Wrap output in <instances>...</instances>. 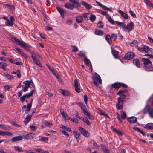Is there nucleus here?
Instances as JSON below:
<instances>
[{
	"mask_svg": "<svg viewBox=\"0 0 153 153\" xmlns=\"http://www.w3.org/2000/svg\"><path fill=\"white\" fill-rule=\"evenodd\" d=\"M120 95V97L117 98L118 102L116 105V108L118 110L122 109L123 108L124 104L126 102V100L124 99L126 98V95L125 94Z\"/></svg>",
	"mask_w": 153,
	"mask_h": 153,
	"instance_id": "nucleus-1",
	"label": "nucleus"
},
{
	"mask_svg": "<svg viewBox=\"0 0 153 153\" xmlns=\"http://www.w3.org/2000/svg\"><path fill=\"white\" fill-rule=\"evenodd\" d=\"M94 84L97 86L99 85L98 82L100 84H102V81L100 76L96 73H95L94 76L92 77Z\"/></svg>",
	"mask_w": 153,
	"mask_h": 153,
	"instance_id": "nucleus-2",
	"label": "nucleus"
},
{
	"mask_svg": "<svg viewBox=\"0 0 153 153\" xmlns=\"http://www.w3.org/2000/svg\"><path fill=\"white\" fill-rule=\"evenodd\" d=\"M112 87L118 90L121 87L123 88H127L128 86L125 84L120 82H117L111 85Z\"/></svg>",
	"mask_w": 153,
	"mask_h": 153,
	"instance_id": "nucleus-3",
	"label": "nucleus"
},
{
	"mask_svg": "<svg viewBox=\"0 0 153 153\" xmlns=\"http://www.w3.org/2000/svg\"><path fill=\"white\" fill-rule=\"evenodd\" d=\"M135 56L134 53L128 52L125 55L124 58L126 60H129L133 59Z\"/></svg>",
	"mask_w": 153,
	"mask_h": 153,
	"instance_id": "nucleus-4",
	"label": "nucleus"
},
{
	"mask_svg": "<svg viewBox=\"0 0 153 153\" xmlns=\"http://www.w3.org/2000/svg\"><path fill=\"white\" fill-rule=\"evenodd\" d=\"M78 128L79 131L84 136L86 137H89V134L85 129L81 127H79Z\"/></svg>",
	"mask_w": 153,
	"mask_h": 153,
	"instance_id": "nucleus-5",
	"label": "nucleus"
},
{
	"mask_svg": "<svg viewBox=\"0 0 153 153\" xmlns=\"http://www.w3.org/2000/svg\"><path fill=\"white\" fill-rule=\"evenodd\" d=\"M11 40L12 41L14 42L15 44L17 45H19L21 46L22 43L23 42V41L22 40H19L17 38L15 37L13 35H11L10 37Z\"/></svg>",
	"mask_w": 153,
	"mask_h": 153,
	"instance_id": "nucleus-6",
	"label": "nucleus"
},
{
	"mask_svg": "<svg viewBox=\"0 0 153 153\" xmlns=\"http://www.w3.org/2000/svg\"><path fill=\"white\" fill-rule=\"evenodd\" d=\"M152 111H153V108L150 105H147L143 109V112L144 114H146L147 113L149 114Z\"/></svg>",
	"mask_w": 153,
	"mask_h": 153,
	"instance_id": "nucleus-7",
	"label": "nucleus"
},
{
	"mask_svg": "<svg viewBox=\"0 0 153 153\" xmlns=\"http://www.w3.org/2000/svg\"><path fill=\"white\" fill-rule=\"evenodd\" d=\"M64 6L67 8L73 10L74 8H75L76 9H78L77 6H75L74 4H71V3L68 2L66 3L64 5Z\"/></svg>",
	"mask_w": 153,
	"mask_h": 153,
	"instance_id": "nucleus-8",
	"label": "nucleus"
},
{
	"mask_svg": "<svg viewBox=\"0 0 153 153\" xmlns=\"http://www.w3.org/2000/svg\"><path fill=\"white\" fill-rule=\"evenodd\" d=\"M144 51L146 53L150 55H152L153 53V49L149 48L147 46H145Z\"/></svg>",
	"mask_w": 153,
	"mask_h": 153,
	"instance_id": "nucleus-9",
	"label": "nucleus"
},
{
	"mask_svg": "<svg viewBox=\"0 0 153 153\" xmlns=\"http://www.w3.org/2000/svg\"><path fill=\"white\" fill-rule=\"evenodd\" d=\"M35 134L33 133H28L25 137V139H33L34 138H36Z\"/></svg>",
	"mask_w": 153,
	"mask_h": 153,
	"instance_id": "nucleus-10",
	"label": "nucleus"
},
{
	"mask_svg": "<svg viewBox=\"0 0 153 153\" xmlns=\"http://www.w3.org/2000/svg\"><path fill=\"white\" fill-rule=\"evenodd\" d=\"M31 58L33 60V61L36 65H38L39 67H42L41 65L40 62L39 60L37 59L36 56H33L31 55Z\"/></svg>",
	"mask_w": 153,
	"mask_h": 153,
	"instance_id": "nucleus-11",
	"label": "nucleus"
},
{
	"mask_svg": "<svg viewBox=\"0 0 153 153\" xmlns=\"http://www.w3.org/2000/svg\"><path fill=\"white\" fill-rule=\"evenodd\" d=\"M56 9L60 13L61 16L62 17H64L65 15V11L64 10H63L62 8L58 7H56Z\"/></svg>",
	"mask_w": 153,
	"mask_h": 153,
	"instance_id": "nucleus-12",
	"label": "nucleus"
},
{
	"mask_svg": "<svg viewBox=\"0 0 153 153\" xmlns=\"http://www.w3.org/2000/svg\"><path fill=\"white\" fill-rule=\"evenodd\" d=\"M127 26L128 32H129L132 30L134 27V24L132 22H131L130 23L128 24Z\"/></svg>",
	"mask_w": 153,
	"mask_h": 153,
	"instance_id": "nucleus-13",
	"label": "nucleus"
},
{
	"mask_svg": "<svg viewBox=\"0 0 153 153\" xmlns=\"http://www.w3.org/2000/svg\"><path fill=\"white\" fill-rule=\"evenodd\" d=\"M20 47L25 49L27 51H30V50L29 49V48L31 47L28 45L24 41L22 43V44L21 45Z\"/></svg>",
	"mask_w": 153,
	"mask_h": 153,
	"instance_id": "nucleus-14",
	"label": "nucleus"
},
{
	"mask_svg": "<svg viewBox=\"0 0 153 153\" xmlns=\"http://www.w3.org/2000/svg\"><path fill=\"white\" fill-rule=\"evenodd\" d=\"M111 130L113 132L116 133L118 135L122 136L123 133L121 131L116 129L113 126H112L111 127Z\"/></svg>",
	"mask_w": 153,
	"mask_h": 153,
	"instance_id": "nucleus-15",
	"label": "nucleus"
},
{
	"mask_svg": "<svg viewBox=\"0 0 153 153\" xmlns=\"http://www.w3.org/2000/svg\"><path fill=\"white\" fill-rule=\"evenodd\" d=\"M59 91L64 96H69V92L67 90H63L62 89H59Z\"/></svg>",
	"mask_w": 153,
	"mask_h": 153,
	"instance_id": "nucleus-16",
	"label": "nucleus"
},
{
	"mask_svg": "<svg viewBox=\"0 0 153 153\" xmlns=\"http://www.w3.org/2000/svg\"><path fill=\"white\" fill-rule=\"evenodd\" d=\"M144 128L147 130H152L153 129V123H149L146 125Z\"/></svg>",
	"mask_w": 153,
	"mask_h": 153,
	"instance_id": "nucleus-17",
	"label": "nucleus"
},
{
	"mask_svg": "<svg viewBox=\"0 0 153 153\" xmlns=\"http://www.w3.org/2000/svg\"><path fill=\"white\" fill-rule=\"evenodd\" d=\"M69 1L77 6L78 8L79 7L81 6V4L79 0H69Z\"/></svg>",
	"mask_w": 153,
	"mask_h": 153,
	"instance_id": "nucleus-18",
	"label": "nucleus"
},
{
	"mask_svg": "<svg viewBox=\"0 0 153 153\" xmlns=\"http://www.w3.org/2000/svg\"><path fill=\"white\" fill-rule=\"evenodd\" d=\"M118 12L120 13L121 16L125 19H127L128 18V16L126 13H125L124 12L121 10H119Z\"/></svg>",
	"mask_w": 153,
	"mask_h": 153,
	"instance_id": "nucleus-19",
	"label": "nucleus"
},
{
	"mask_svg": "<svg viewBox=\"0 0 153 153\" xmlns=\"http://www.w3.org/2000/svg\"><path fill=\"white\" fill-rule=\"evenodd\" d=\"M82 4L84 6L86 9L87 10H89L91 9L92 6L91 5L87 3L85 1H82L81 2Z\"/></svg>",
	"mask_w": 153,
	"mask_h": 153,
	"instance_id": "nucleus-20",
	"label": "nucleus"
},
{
	"mask_svg": "<svg viewBox=\"0 0 153 153\" xmlns=\"http://www.w3.org/2000/svg\"><path fill=\"white\" fill-rule=\"evenodd\" d=\"M128 121L131 123H135L137 121V118L134 117H131L128 118Z\"/></svg>",
	"mask_w": 153,
	"mask_h": 153,
	"instance_id": "nucleus-21",
	"label": "nucleus"
},
{
	"mask_svg": "<svg viewBox=\"0 0 153 153\" xmlns=\"http://www.w3.org/2000/svg\"><path fill=\"white\" fill-rule=\"evenodd\" d=\"M23 84L26 85H32L33 87V89H35V86L34 83L33 82L27 80L23 82Z\"/></svg>",
	"mask_w": 153,
	"mask_h": 153,
	"instance_id": "nucleus-22",
	"label": "nucleus"
},
{
	"mask_svg": "<svg viewBox=\"0 0 153 153\" xmlns=\"http://www.w3.org/2000/svg\"><path fill=\"white\" fill-rule=\"evenodd\" d=\"M97 112L99 114L102 115H103L105 116V117H107L108 118H110L109 117L108 115V114H106L105 112L104 111H102V110L99 109H97Z\"/></svg>",
	"mask_w": 153,
	"mask_h": 153,
	"instance_id": "nucleus-23",
	"label": "nucleus"
},
{
	"mask_svg": "<svg viewBox=\"0 0 153 153\" xmlns=\"http://www.w3.org/2000/svg\"><path fill=\"white\" fill-rule=\"evenodd\" d=\"M133 129L134 130L137 131L138 132L140 133L143 136H146V135L145 133L143 132L139 128L137 127H133Z\"/></svg>",
	"mask_w": 153,
	"mask_h": 153,
	"instance_id": "nucleus-24",
	"label": "nucleus"
},
{
	"mask_svg": "<svg viewBox=\"0 0 153 153\" xmlns=\"http://www.w3.org/2000/svg\"><path fill=\"white\" fill-rule=\"evenodd\" d=\"M32 118V115H28L26 117L25 119L24 122L25 125H26Z\"/></svg>",
	"mask_w": 153,
	"mask_h": 153,
	"instance_id": "nucleus-25",
	"label": "nucleus"
},
{
	"mask_svg": "<svg viewBox=\"0 0 153 153\" xmlns=\"http://www.w3.org/2000/svg\"><path fill=\"white\" fill-rule=\"evenodd\" d=\"M133 63L138 67H140V62L138 59H135L133 60Z\"/></svg>",
	"mask_w": 153,
	"mask_h": 153,
	"instance_id": "nucleus-26",
	"label": "nucleus"
},
{
	"mask_svg": "<svg viewBox=\"0 0 153 153\" xmlns=\"http://www.w3.org/2000/svg\"><path fill=\"white\" fill-rule=\"evenodd\" d=\"M76 20L78 23H81L83 20V17L81 16L78 15L76 17Z\"/></svg>",
	"mask_w": 153,
	"mask_h": 153,
	"instance_id": "nucleus-27",
	"label": "nucleus"
},
{
	"mask_svg": "<svg viewBox=\"0 0 153 153\" xmlns=\"http://www.w3.org/2000/svg\"><path fill=\"white\" fill-rule=\"evenodd\" d=\"M22 139V137L21 136H17L13 137L11 140L13 142H16Z\"/></svg>",
	"mask_w": 153,
	"mask_h": 153,
	"instance_id": "nucleus-28",
	"label": "nucleus"
},
{
	"mask_svg": "<svg viewBox=\"0 0 153 153\" xmlns=\"http://www.w3.org/2000/svg\"><path fill=\"white\" fill-rule=\"evenodd\" d=\"M101 146L103 152L104 153H109L110 151L109 149L106 148L105 147V146L101 144Z\"/></svg>",
	"mask_w": 153,
	"mask_h": 153,
	"instance_id": "nucleus-29",
	"label": "nucleus"
},
{
	"mask_svg": "<svg viewBox=\"0 0 153 153\" xmlns=\"http://www.w3.org/2000/svg\"><path fill=\"white\" fill-rule=\"evenodd\" d=\"M105 39L106 41L110 44L112 42V40L111 38V36L109 34H107L105 37Z\"/></svg>",
	"mask_w": 153,
	"mask_h": 153,
	"instance_id": "nucleus-30",
	"label": "nucleus"
},
{
	"mask_svg": "<svg viewBox=\"0 0 153 153\" xmlns=\"http://www.w3.org/2000/svg\"><path fill=\"white\" fill-rule=\"evenodd\" d=\"M34 89H33L29 93H27L26 94H25L26 98H28L31 96L33 95V94L34 92Z\"/></svg>",
	"mask_w": 153,
	"mask_h": 153,
	"instance_id": "nucleus-31",
	"label": "nucleus"
},
{
	"mask_svg": "<svg viewBox=\"0 0 153 153\" xmlns=\"http://www.w3.org/2000/svg\"><path fill=\"white\" fill-rule=\"evenodd\" d=\"M95 33L97 35L102 36L103 34V32L101 30L96 29L95 30Z\"/></svg>",
	"mask_w": 153,
	"mask_h": 153,
	"instance_id": "nucleus-32",
	"label": "nucleus"
},
{
	"mask_svg": "<svg viewBox=\"0 0 153 153\" xmlns=\"http://www.w3.org/2000/svg\"><path fill=\"white\" fill-rule=\"evenodd\" d=\"M19 51H18L19 53L22 56L25 57L26 59L27 58L28 56L21 49H18Z\"/></svg>",
	"mask_w": 153,
	"mask_h": 153,
	"instance_id": "nucleus-33",
	"label": "nucleus"
},
{
	"mask_svg": "<svg viewBox=\"0 0 153 153\" xmlns=\"http://www.w3.org/2000/svg\"><path fill=\"white\" fill-rule=\"evenodd\" d=\"M74 136L76 138H79L81 134L77 131L74 130L73 131Z\"/></svg>",
	"mask_w": 153,
	"mask_h": 153,
	"instance_id": "nucleus-34",
	"label": "nucleus"
},
{
	"mask_svg": "<svg viewBox=\"0 0 153 153\" xmlns=\"http://www.w3.org/2000/svg\"><path fill=\"white\" fill-rule=\"evenodd\" d=\"M46 66L49 70L51 71L54 75L57 72L53 68L51 67L49 65L46 64Z\"/></svg>",
	"mask_w": 153,
	"mask_h": 153,
	"instance_id": "nucleus-35",
	"label": "nucleus"
},
{
	"mask_svg": "<svg viewBox=\"0 0 153 153\" xmlns=\"http://www.w3.org/2000/svg\"><path fill=\"white\" fill-rule=\"evenodd\" d=\"M142 61L143 62L144 65L151 62L149 59L146 58H143L142 59Z\"/></svg>",
	"mask_w": 153,
	"mask_h": 153,
	"instance_id": "nucleus-36",
	"label": "nucleus"
},
{
	"mask_svg": "<svg viewBox=\"0 0 153 153\" xmlns=\"http://www.w3.org/2000/svg\"><path fill=\"white\" fill-rule=\"evenodd\" d=\"M106 17L108 20L112 24H114V21L113 19L111 18L109 15H106Z\"/></svg>",
	"mask_w": 153,
	"mask_h": 153,
	"instance_id": "nucleus-37",
	"label": "nucleus"
},
{
	"mask_svg": "<svg viewBox=\"0 0 153 153\" xmlns=\"http://www.w3.org/2000/svg\"><path fill=\"white\" fill-rule=\"evenodd\" d=\"M4 74L9 79L11 80L13 79V76L12 75L9 74L6 72L4 73Z\"/></svg>",
	"mask_w": 153,
	"mask_h": 153,
	"instance_id": "nucleus-38",
	"label": "nucleus"
},
{
	"mask_svg": "<svg viewBox=\"0 0 153 153\" xmlns=\"http://www.w3.org/2000/svg\"><path fill=\"white\" fill-rule=\"evenodd\" d=\"M145 3L148 6L153 8V4L149 0H144Z\"/></svg>",
	"mask_w": 153,
	"mask_h": 153,
	"instance_id": "nucleus-39",
	"label": "nucleus"
},
{
	"mask_svg": "<svg viewBox=\"0 0 153 153\" xmlns=\"http://www.w3.org/2000/svg\"><path fill=\"white\" fill-rule=\"evenodd\" d=\"M78 54L79 56L81 57H84L85 58V57L86 56L85 55V52L83 51H80L79 53H78Z\"/></svg>",
	"mask_w": 153,
	"mask_h": 153,
	"instance_id": "nucleus-40",
	"label": "nucleus"
},
{
	"mask_svg": "<svg viewBox=\"0 0 153 153\" xmlns=\"http://www.w3.org/2000/svg\"><path fill=\"white\" fill-rule=\"evenodd\" d=\"M43 123L46 126L49 127H51L53 125L52 123H49L48 121L45 120L43 121Z\"/></svg>",
	"mask_w": 153,
	"mask_h": 153,
	"instance_id": "nucleus-41",
	"label": "nucleus"
},
{
	"mask_svg": "<svg viewBox=\"0 0 153 153\" xmlns=\"http://www.w3.org/2000/svg\"><path fill=\"white\" fill-rule=\"evenodd\" d=\"M82 121L88 125H89L91 124L90 122L89 121L87 118L86 117H85V118L83 119Z\"/></svg>",
	"mask_w": 153,
	"mask_h": 153,
	"instance_id": "nucleus-42",
	"label": "nucleus"
},
{
	"mask_svg": "<svg viewBox=\"0 0 153 153\" xmlns=\"http://www.w3.org/2000/svg\"><path fill=\"white\" fill-rule=\"evenodd\" d=\"M152 66V62L149 63L148 64L144 65V68L145 70L150 68Z\"/></svg>",
	"mask_w": 153,
	"mask_h": 153,
	"instance_id": "nucleus-43",
	"label": "nucleus"
},
{
	"mask_svg": "<svg viewBox=\"0 0 153 153\" xmlns=\"http://www.w3.org/2000/svg\"><path fill=\"white\" fill-rule=\"evenodd\" d=\"M13 24V23L10 21L9 19H7L5 22V25L7 26H12Z\"/></svg>",
	"mask_w": 153,
	"mask_h": 153,
	"instance_id": "nucleus-44",
	"label": "nucleus"
},
{
	"mask_svg": "<svg viewBox=\"0 0 153 153\" xmlns=\"http://www.w3.org/2000/svg\"><path fill=\"white\" fill-rule=\"evenodd\" d=\"M61 128L63 129H64L67 131L71 132H72V130L70 128L65 126L62 125V126Z\"/></svg>",
	"mask_w": 153,
	"mask_h": 153,
	"instance_id": "nucleus-45",
	"label": "nucleus"
},
{
	"mask_svg": "<svg viewBox=\"0 0 153 153\" xmlns=\"http://www.w3.org/2000/svg\"><path fill=\"white\" fill-rule=\"evenodd\" d=\"M127 92V90L126 89L123 90H120L117 93V95H120L122 94L125 93Z\"/></svg>",
	"mask_w": 153,
	"mask_h": 153,
	"instance_id": "nucleus-46",
	"label": "nucleus"
},
{
	"mask_svg": "<svg viewBox=\"0 0 153 153\" xmlns=\"http://www.w3.org/2000/svg\"><path fill=\"white\" fill-rule=\"evenodd\" d=\"M69 120H70L71 121H72L74 123H75L77 124L79 123L78 120L76 118H72L70 117V119H69Z\"/></svg>",
	"mask_w": 153,
	"mask_h": 153,
	"instance_id": "nucleus-47",
	"label": "nucleus"
},
{
	"mask_svg": "<svg viewBox=\"0 0 153 153\" xmlns=\"http://www.w3.org/2000/svg\"><path fill=\"white\" fill-rule=\"evenodd\" d=\"M97 26L99 28H103V24L101 21H100L97 24Z\"/></svg>",
	"mask_w": 153,
	"mask_h": 153,
	"instance_id": "nucleus-48",
	"label": "nucleus"
},
{
	"mask_svg": "<svg viewBox=\"0 0 153 153\" xmlns=\"http://www.w3.org/2000/svg\"><path fill=\"white\" fill-rule=\"evenodd\" d=\"M137 42L136 40H134L132 42H131L130 43V45L131 46H136L137 45Z\"/></svg>",
	"mask_w": 153,
	"mask_h": 153,
	"instance_id": "nucleus-49",
	"label": "nucleus"
},
{
	"mask_svg": "<svg viewBox=\"0 0 153 153\" xmlns=\"http://www.w3.org/2000/svg\"><path fill=\"white\" fill-rule=\"evenodd\" d=\"M78 104L79 107H80L81 109L83 110V109H85V108H86L85 105L82 103L79 102Z\"/></svg>",
	"mask_w": 153,
	"mask_h": 153,
	"instance_id": "nucleus-50",
	"label": "nucleus"
},
{
	"mask_svg": "<svg viewBox=\"0 0 153 153\" xmlns=\"http://www.w3.org/2000/svg\"><path fill=\"white\" fill-rule=\"evenodd\" d=\"M74 87H76L80 86V84L79 82L76 79H75L74 81Z\"/></svg>",
	"mask_w": 153,
	"mask_h": 153,
	"instance_id": "nucleus-51",
	"label": "nucleus"
},
{
	"mask_svg": "<svg viewBox=\"0 0 153 153\" xmlns=\"http://www.w3.org/2000/svg\"><path fill=\"white\" fill-rule=\"evenodd\" d=\"M62 115V117L67 120H69V119H70V117H69L68 116L66 113H63Z\"/></svg>",
	"mask_w": 153,
	"mask_h": 153,
	"instance_id": "nucleus-52",
	"label": "nucleus"
},
{
	"mask_svg": "<svg viewBox=\"0 0 153 153\" xmlns=\"http://www.w3.org/2000/svg\"><path fill=\"white\" fill-rule=\"evenodd\" d=\"M96 16L94 15L91 14L90 15L89 19L91 21L93 22L96 19Z\"/></svg>",
	"mask_w": 153,
	"mask_h": 153,
	"instance_id": "nucleus-53",
	"label": "nucleus"
},
{
	"mask_svg": "<svg viewBox=\"0 0 153 153\" xmlns=\"http://www.w3.org/2000/svg\"><path fill=\"white\" fill-rule=\"evenodd\" d=\"M122 113L121 114V117L122 119H125L126 117V113L123 111H122Z\"/></svg>",
	"mask_w": 153,
	"mask_h": 153,
	"instance_id": "nucleus-54",
	"label": "nucleus"
},
{
	"mask_svg": "<svg viewBox=\"0 0 153 153\" xmlns=\"http://www.w3.org/2000/svg\"><path fill=\"white\" fill-rule=\"evenodd\" d=\"M30 129L33 131H35L37 129V127L34 126L33 125L31 124L30 126Z\"/></svg>",
	"mask_w": 153,
	"mask_h": 153,
	"instance_id": "nucleus-55",
	"label": "nucleus"
},
{
	"mask_svg": "<svg viewBox=\"0 0 153 153\" xmlns=\"http://www.w3.org/2000/svg\"><path fill=\"white\" fill-rule=\"evenodd\" d=\"M119 54V52L116 51L115 50L114 51L113 53V55L114 57L115 58H117L118 57V55Z\"/></svg>",
	"mask_w": 153,
	"mask_h": 153,
	"instance_id": "nucleus-56",
	"label": "nucleus"
},
{
	"mask_svg": "<svg viewBox=\"0 0 153 153\" xmlns=\"http://www.w3.org/2000/svg\"><path fill=\"white\" fill-rule=\"evenodd\" d=\"M84 62L85 64L86 65H88L90 63V60L87 59L86 56L84 58Z\"/></svg>",
	"mask_w": 153,
	"mask_h": 153,
	"instance_id": "nucleus-57",
	"label": "nucleus"
},
{
	"mask_svg": "<svg viewBox=\"0 0 153 153\" xmlns=\"http://www.w3.org/2000/svg\"><path fill=\"white\" fill-rule=\"evenodd\" d=\"M30 53L31 54V56H36H36L39 55V54L37 52L33 51L31 52Z\"/></svg>",
	"mask_w": 153,
	"mask_h": 153,
	"instance_id": "nucleus-58",
	"label": "nucleus"
},
{
	"mask_svg": "<svg viewBox=\"0 0 153 153\" xmlns=\"http://www.w3.org/2000/svg\"><path fill=\"white\" fill-rule=\"evenodd\" d=\"M121 26L124 31H126L127 30H128L127 26L126 25V24H124L123 22L122 23V24Z\"/></svg>",
	"mask_w": 153,
	"mask_h": 153,
	"instance_id": "nucleus-59",
	"label": "nucleus"
},
{
	"mask_svg": "<svg viewBox=\"0 0 153 153\" xmlns=\"http://www.w3.org/2000/svg\"><path fill=\"white\" fill-rule=\"evenodd\" d=\"M14 148L15 150L19 152H23V150L19 146H15Z\"/></svg>",
	"mask_w": 153,
	"mask_h": 153,
	"instance_id": "nucleus-60",
	"label": "nucleus"
},
{
	"mask_svg": "<svg viewBox=\"0 0 153 153\" xmlns=\"http://www.w3.org/2000/svg\"><path fill=\"white\" fill-rule=\"evenodd\" d=\"M100 7L104 10H108L110 12H111V10L110 8H108L105 6L103 4H102Z\"/></svg>",
	"mask_w": 153,
	"mask_h": 153,
	"instance_id": "nucleus-61",
	"label": "nucleus"
},
{
	"mask_svg": "<svg viewBox=\"0 0 153 153\" xmlns=\"http://www.w3.org/2000/svg\"><path fill=\"white\" fill-rule=\"evenodd\" d=\"M4 88L7 91L10 90L11 91L12 90V89L10 90V88H12L10 87L8 85H6L4 86Z\"/></svg>",
	"mask_w": 153,
	"mask_h": 153,
	"instance_id": "nucleus-62",
	"label": "nucleus"
},
{
	"mask_svg": "<svg viewBox=\"0 0 153 153\" xmlns=\"http://www.w3.org/2000/svg\"><path fill=\"white\" fill-rule=\"evenodd\" d=\"M129 12L130 14L134 18L136 17V15L131 10H130L129 11Z\"/></svg>",
	"mask_w": 153,
	"mask_h": 153,
	"instance_id": "nucleus-63",
	"label": "nucleus"
},
{
	"mask_svg": "<svg viewBox=\"0 0 153 153\" xmlns=\"http://www.w3.org/2000/svg\"><path fill=\"white\" fill-rule=\"evenodd\" d=\"M35 150L39 153H42V151H43L42 149H39L38 148H35Z\"/></svg>",
	"mask_w": 153,
	"mask_h": 153,
	"instance_id": "nucleus-64",
	"label": "nucleus"
}]
</instances>
